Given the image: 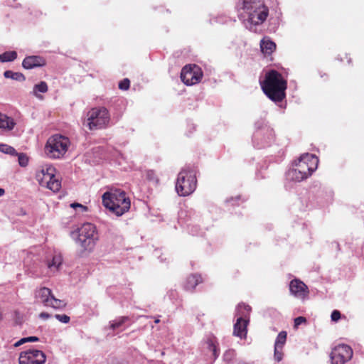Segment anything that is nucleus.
<instances>
[{
    "mask_svg": "<svg viewBox=\"0 0 364 364\" xmlns=\"http://www.w3.org/2000/svg\"><path fill=\"white\" fill-rule=\"evenodd\" d=\"M237 9L239 18L250 31L262 24L269 14V9L264 0H242L237 3Z\"/></svg>",
    "mask_w": 364,
    "mask_h": 364,
    "instance_id": "nucleus-1",
    "label": "nucleus"
},
{
    "mask_svg": "<svg viewBox=\"0 0 364 364\" xmlns=\"http://www.w3.org/2000/svg\"><path fill=\"white\" fill-rule=\"evenodd\" d=\"M318 164V159L314 154H304L286 173V178L293 182H301L308 178L314 172Z\"/></svg>",
    "mask_w": 364,
    "mask_h": 364,
    "instance_id": "nucleus-2",
    "label": "nucleus"
},
{
    "mask_svg": "<svg viewBox=\"0 0 364 364\" xmlns=\"http://www.w3.org/2000/svg\"><path fill=\"white\" fill-rule=\"evenodd\" d=\"M260 84L266 96L276 104L286 97L287 80L277 70H272L266 73L264 80Z\"/></svg>",
    "mask_w": 364,
    "mask_h": 364,
    "instance_id": "nucleus-3",
    "label": "nucleus"
},
{
    "mask_svg": "<svg viewBox=\"0 0 364 364\" xmlns=\"http://www.w3.org/2000/svg\"><path fill=\"white\" fill-rule=\"evenodd\" d=\"M102 203L112 214L122 216L131 205L130 199L124 191L114 189L106 191L102 195Z\"/></svg>",
    "mask_w": 364,
    "mask_h": 364,
    "instance_id": "nucleus-4",
    "label": "nucleus"
},
{
    "mask_svg": "<svg viewBox=\"0 0 364 364\" xmlns=\"http://www.w3.org/2000/svg\"><path fill=\"white\" fill-rule=\"evenodd\" d=\"M197 186L196 170L191 166H185L178 174L176 191L180 196L193 193Z\"/></svg>",
    "mask_w": 364,
    "mask_h": 364,
    "instance_id": "nucleus-5",
    "label": "nucleus"
},
{
    "mask_svg": "<svg viewBox=\"0 0 364 364\" xmlns=\"http://www.w3.org/2000/svg\"><path fill=\"white\" fill-rule=\"evenodd\" d=\"M71 237L85 250H92L98 240L96 227L92 223H84L80 228L71 232Z\"/></svg>",
    "mask_w": 364,
    "mask_h": 364,
    "instance_id": "nucleus-6",
    "label": "nucleus"
},
{
    "mask_svg": "<svg viewBox=\"0 0 364 364\" xmlns=\"http://www.w3.org/2000/svg\"><path fill=\"white\" fill-rule=\"evenodd\" d=\"M255 131L252 136V143L257 149H263L272 145L274 141V129L263 118L255 124Z\"/></svg>",
    "mask_w": 364,
    "mask_h": 364,
    "instance_id": "nucleus-7",
    "label": "nucleus"
},
{
    "mask_svg": "<svg viewBox=\"0 0 364 364\" xmlns=\"http://www.w3.org/2000/svg\"><path fill=\"white\" fill-rule=\"evenodd\" d=\"M70 145L68 137L55 134L48 138L45 146V153L50 159H61L67 152Z\"/></svg>",
    "mask_w": 364,
    "mask_h": 364,
    "instance_id": "nucleus-8",
    "label": "nucleus"
},
{
    "mask_svg": "<svg viewBox=\"0 0 364 364\" xmlns=\"http://www.w3.org/2000/svg\"><path fill=\"white\" fill-rule=\"evenodd\" d=\"M87 117L86 126L90 130L105 129L109 124L110 115L105 107L92 108Z\"/></svg>",
    "mask_w": 364,
    "mask_h": 364,
    "instance_id": "nucleus-9",
    "label": "nucleus"
},
{
    "mask_svg": "<svg viewBox=\"0 0 364 364\" xmlns=\"http://www.w3.org/2000/svg\"><path fill=\"white\" fill-rule=\"evenodd\" d=\"M251 310L252 309L249 305L243 303L237 305L235 313L237 318L233 328L234 336L241 338L246 336L247 331V326L250 321Z\"/></svg>",
    "mask_w": 364,
    "mask_h": 364,
    "instance_id": "nucleus-10",
    "label": "nucleus"
},
{
    "mask_svg": "<svg viewBox=\"0 0 364 364\" xmlns=\"http://www.w3.org/2000/svg\"><path fill=\"white\" fill-rule=\"evenodd\" d=\"M35 298L37 302L54 309H63L66 306V303L63 300L56 299L52 294V291L47 287H41L37 289L35 291Z\"/></svg>",
    "mask_w": 364,
    "mask_h": 364,
    "instance_id": "nucleus-11",
    "label": "nucleus"
},
{
    "mask_svg": "<svg viewBox=\"0 0 364 364\" xmlns=\"http://www.w3.org/2000/svg\"><path fill=\"white\" fill-rule=\"evenodd\" d=\"M203 71L197 65H186L181 72V81L186 85H193L198 83L203 77Z\"/></svg>",
    "mask_w": 364,
    "mask_h": 364,
    "instance_id": "nucleus-12",
    "label": "nucleus"
},
{
    "mask_svg": "<svg viewBox=\"0 0 364 364\" xmlns=\"http://www.w3.org/2000/svg\"><path fill=\"white\" fill-rule=\"evenodd\" d=\"M353 356L351 347L346 344H339L335 346L331 353L332 364H345Z\"/></svg>",
    "mask_w": 364,
    "mask_h": 364,
    "instance_id": "nucleus-13",
    "label": "nucleus"
},
{
    "mask_svg": "<svg viewBox=\"0 0 364 364\" xmlns=\"http://www.w3.org/2000/svg\"><path fill=\"white\" fill-rule=\"evenodd\" d=\"M45 353L37 349H29L21 352L18 358L19 364H44Z\"/></svg>",
    "mask_w": 364,
    "mask_h": 364,
    "instance_id": "nucleus-14",
    "label": "nucleus"
},
{
    "mask_svg": "<svg viewBox=\"0 0 364 364\" xmlns=\"http://www.w3.org/2000/svg\"><path fill=\"white\" fill-rule=\"evenodd\" d=\"M289 291L293 296L300 299H304L309 294L308 287L298 279L290 282Z\"/></svg>",
    "mask_w": 364,
    "mask_h": 364,
    "instance_id": "nucleus-15",
    "label": "nucleus"
},
{
    "mask_svg": "<svg viewBox=\"0 0 364 364\" xmlns=\"http://www.w3.org/2000/svg\"><path fill=\"white\" fill-rule=\"evenodd\" d=\"M55 169L54 168L49 167L46 169V173L44 169H43L42 172L43 173L44 178H48V181H47V188L53 192H57L61 187V182L55 176Z\"/></svg>",
    "mask_w": 364,
    "mask_h": 364,
    "instance_id": "nucleus-16",
    "label": "nucleus"
},
{
    "mask_svg": "<svg viewBox=\"0 0 364 364\" xmlns=\"http://www.w3.org/2000/svg\"><path fill=\"white\" fill-rule=\"evenodd\" d=\"M46 61L43 58L38 55L27 56L22 62V66L25 69H33L37 67L43 66Z\"/></svg>",
    "mask_w": 364,
    "mask_h": 364,
    "instance_id": "nucleus-17",
    "label": "nucleus"
},
{
    "mask_svg": "<svg viewBox=\"0 0 364 364\" xmlns=\"http://www.w3.org/2000/svg\"><path fill=\"white\" fill-rule=\"evenodd\" d=\"M204 348L212 353L214 360L219 356L220 350L218 346L217 339L214 336L210 335L206 338L204 343Z\"/></svg>",
    "mask_w": 364,
    "mask_h": 364,
    "instance_id": "nucleus-18",
    "label": "nucleus"
},
{
    "mask_svg": "<svg viewBox=\"0 0 364 364\" xmlns=\"http://www.w3.org/2000/svg\"><path fill=\"white\" fill-rule=\"evenodd\" d=\"M200 282H202V279H201L200 275L191 274L187 277L185 284H184V288L186 290L192 291Z\"/></svg>",
    "mask_w": 364,
    "mask_h": 364,
    "instance_id": "nucleus-19",
    "label": "nucleus"
},
{
    "mask_svg": "<svg viewBox=\"0 0 364 364\" xmlns=\"http://www.w3.org/2000/svg\"><path fill=\"white\" fill-rule=\"evenodd\" d=\"M15 124L16 123L11 117L0 113V129L11 130L14 129Z\"/></svg>",
    "mask_w": 364,
    "mask_h": 364,
    "instance_id": "nucleus-20",
    "label": "nucleus"
},
{
    "mask_svg": "<svg viewBox=\"0 0 364 364\" xmlns=\"http://www.w3.org/2000/svg\"><path fill=\"white\" fill-rule=\"evenodd\" d=\"M48 85L46 82L41 81L33 86L31 94L39 100L43 99V96L39 93H46L48 91Z\"/></svg>",
    "mask_w": 364,
    "mask_h": 364,
    "instance_id": "nucleus-21",
    "label": "nucleus"
},
{
    "mask_svg": "<svg viewBox=\"0 0 364 364\" xmlns=\"http://www.w3.org/2000/svg\"><path fill=\"white\" fill-rule=\"evenodd\" d=\"M260 48L262 53L271 54L276 48V44L269 39L264 38L261 41Z\"/></svg>",
    "mask_w": 364,
    "mask_h": 364,
    "instance_id": "nucleus-22",
    "label": "nucleus"
},
{
    "mask_svg": "<svg viewBox=\"0 0 364 364\" xmlns=\"http://www.w3.org/2000/svg\"><path fill=\"white\" fill-rule=\"evenodd\" d=\"M130 320L129 316H120L109 322L110 329L114 331Z\"/></svg>",
    "mask_w": 364,
    "mask_h": 364,
    "instance_id": "nucleus-23",
    "label": "nucleus"
},
{
    "mask_svg": "<svg viewBox=\"0 0 364 364\" xmlns=\"http://www.w3.org/2000/svg\"><path fill=\"white\" fill-rule=\"evenodd\" d=\"M4 76L6 78H10L18 82H23L25 80V76L21 73L13 72L11 70H6L4 73Z\"/></svg>",
    "mask_w": 364,
    "mask_h": 364,
    "instance_id": "nucleus-24",
    "label": "nucleus"
},
{
    "mask_svg": "<svg viewBox=\"0 0 364 364\" xmlns=\"http://www.w3.org/2000/svg\"><path fill=\"white\" fill-rule=\"evenodd\" d=\"M236 359V353L233 349H229L223 354V360L227 364H235Z\"/></svg>",
    "mask_w": 364,
    "mask_h": 364,
    "instance_id": "nucleus-25",
    "label": "nucleus"
},
{
    "mask_svg": "<svg viewBox=\"0 0 364 364\" xmlns=\"http://www.w3.org/2000/svg\"><path fill=\"white\" fill-rule=\"evenodd\" d=\"M17 58L16 51H6L0 55V62H11Z\"/></svg>",
    "mask_w": 364,
    "mask_h": 364,
    "instance_id": "nucleus-26",
    "label": "nucleus"
},
{
    "mask_svg": "<svg viewBox=\"0 0 364 364\" xmlns=\"http://www.w3.org/2000/svg\"><path fill=\"white\" fill-rule=\"evenodd\" d=\"M63 259L61 255H55L50 262H48V266L51 269L57 270L62 264Z\"/></svg>",
    "mask_w": 364,
    "mask_h": 364,
    "instance_id": "nucleus-27",
    "label": "nucleus"
},
{
    "mask_svg": "<svg viewBox=\"0 0 364 364\" xmlns=\"http://www.w3.org/2000/svg\"><path fill=\"white\" fill-rule=\"evenodd\" d=\"M287 333L286 331H281L278 334V336L276 338V341L274 343V347L283 348V346L285 344L286 341H287Z\"/></svg>",
    "mask_w": 364,
    "mask_h": 364,
    "instance_id": "nucleus-28",
    "label": "nucleus"
},
{
    "mask_svg": "<svg viewBox=\"0 0 364 364\" xmlns=\"http://www.w3.org/2000/svg\"><path fill=\"white\" fill-rule=\"evenodd\" d=\"M0 151L11 156L17 154V152L14 147L5 144H0Z\"/></svg>",
    "mask_w": 364,
    "mask_h": 364,
    "instance_id": "nucleus-29",
    "label": "nucleus"
},
{
    "mask_svg": "<svg viewBox=\"0 0 364 364\" xmlns=\"http://www.w3.org/2000/svg\"><path fill=\"white\" fill-rule=\"evenodd\" d=\"M18 164L19 165L21 166V167H25L28 165V159L27 157V156L24 154H18Z\"/></svg>",
    "mask_w": 364,
    "mask_h": 364,
    "instance_id": "nucleus-30",
    "label": "nucleus"
},
{
    "mask_svg": "<svg viewBox=\"0 0 364 364\" xmlns=\"http://www.w3.org/2000/svg\"><path fill=\"white\" fill-rule=\"evenodd\" d=\"M274 357L277 362L281 361L283 358L282 348L274 347Z\"/></svg>",
    "mask_w": 364,
    "mask_h": 364,
    "instance_id": "nucleus-31",
    "label": "nucleus"
},
{
    "mask_svg": "<svg viewBox=\"0 0 364 364\" xmlns=\"http://www.w3.org/2000/svg\"><path fill=\"white\" fill-rule=\"evenodd\" d=\"M130 81L128 78H124L119 83V88L122 90H127L129 88Z\"/></svg>",
    "mask_w": 364,
    "mask_h": 364,
    "instance_id": "nucleus-32",
    "label": "nucleus"
},
{
    "mask_svg": "<svg viewBox=\"0 0 364 364\" xmlns=\"http://www.w3.org/2000/svg\"><path fill=\"white\" fill-rule=\"evenodd\" d=\"M55 318L63 323H68L70 321V318L65 314H55Z\"/></svg>",
    "mask_w": 364,
    "mask_h": 364,
    "instance_id": "nucleus-33",
    "label": "nucleus"
},
{
    "mask_svg": "<svg viewBox=\"0 0 364 364\" xmlns=\"http://www.w3.org/2000/svg\"><path fill=\"white\" fill-rule=\"evenodd\" d=\"M306 322V318L304 316H298L294 318V327L297 328L299 326Z\"/></svg>",
    "mask_w": 364,
    "mask_h": 364,
    "instance_id": "nucleus-34",
    "label": "nucleus"
},
{
    "mask_svg": "<svg viewBox=\"0 0 364 364\" xmlns=\"http://www.w3.org/2000/svg\"><path fill=\"white\" fill-rule=\"evenodd\" d=\"M341 312L338 310H333L331 313V318L333 321H338L341 318Z\"/></svg>",
    "mask_w": 364,
    "mask_h": 364,
    "instance_id": "nucleus-35",
    "label": "nucleus"
},
{
    "mask_svg": "<svg viewBox=\"0 0 364 364\" xmlns=\"http://www.w3.org/2000/svg\"><path fill=\"white\" fill-rule=\"evenodd\" d=\"M189 232L192 234L193 235H198V226H191L189 228Z\"/></svg>",
    "mask_w": 364,
    "mask_h": 364,
    "instance_id": "nucleus-36",
    "label": "nucleus"
},
{
    "mask_svg": "<svg viewBox=\"0 0 364 364\" xmlns=\"http://www.w3.org/2000/svg\"><path fill=\"white\" fill-rule=\"evenodd\" d=\"M241 200V197L240 196H236L234 198H230L226 200L228 203L232 204V205H235V201H238Z\"/></svg>",
    "mask_w": 364,
    "mask_h": 364,
    "instance_id": "nucleus-37",
    "label": "nucleus"
},
{
    "mask_svg": "<svg viewBox=\"0 0 364 364\" xmlns=\"http://www.w3.org/2000/svg\"><path fill=\"white\" fill-rule=\"evenodd\" d=\"M70 206L74 208L76 207H78V208H81L82 210H87V207L82 205V204L77 203H73L70 205Z\"/></svg>",
    "mask_w": 364,
    "mask_h": 364,
    "instance_id": "nucleus-38",
    "label": "nucleus"
},
{
    "mask_svg": "<svg viewBox=\"0 0 364 364\" xmlns=\"http://www.w3.org/2000/svg\"><path fill=\"white\" fill-rule=\"evenodd\" d=\"M39 317L42 319H47L51 317V315L46 312H41L39 314Z\"/></svg>",
    "mask_w": 364,
    "mask_h": 364,
    "instance_id": "nucleus-39",
    "label": "nucleus"
},
{
    "mask_svg": "<svg viewBox=\"0 0 364 364\" xmlns=\"http://www.w3.org/2000/svg\"><path fill=\"white\" fill-rule=\"evenodd\" d=\"M235 364H253L252 362H247L241 358H238L235 360Z\"/></svg>",
    "mask_w": 364,
    "mask_h": 364,
    "instance_id": "nucleus-40",
    "label": "nucleus"
},
{
    "mask_svg": "<svg viewBox=\"0 0 364 364\" xmlns=\"http://www.w3.org/2000/svg\"><path fill=\"white\" fill-rule=\"evenodd\" d=\"M168 295L169 296V298L171 299H173L176 298V296H177V292L176 291H173V290H171L168 293Z\"/></svg>",
    "mask_w": 364,
    "mask_h": 364,
    "instance_id": "nucleus-41",
    "label": "nucleus"
},
{
    "mask_svg": "<svg viewBox=\"0 0 364 364\" xmlns=\"http://www.w3.org/2000/svg\"><path fill=\"white\" fill-rule=\"evenodd\" d=\"M26 339L27 342H34V341H38L39 340V338L36 336L26 337Z\"/></svg>",
    "mask_w": 364,
    "mask_h": 364,
    "instance_id": "nucleus-42",
    "label": "nucleus"
},
{
    "mask_svg": "<svg viewBox=\"0 0 364 364\" xmlns=\"http://www.w3.org/2000/svg\"><path fill=\"white\" fill-rule=\"evenodd\" d=\"M27 341L26 339V338H23L21 339H20L19 341H18L15 344H14V346L17 347V346H19L21 345H22L23 343H26Z\"/></svg>",
    "mask_w": 364,
    "mask_h": 364,
    "instance_id": "nucleus-43",
    "label": "nucleus"
},
{
    "mask_svg": "<svg viewBox=\"0 0 364 364\" xmlns=\"http://www.w3.org/2000/svg\"><path fill=\"white\" fill-rule=\"evenodd\" d=\"M5 193V191L4 188H0V197L2 196Z\"/></svg>",
    "mask_w": 364,
    "mask_h": 364,
    "instance_id": "nucleus-44",
    "label": "nucleus"
},
{
    "mask_svg": "<svg viewBox=\"0 0 364 364\" xmlns=\"http://www.w3.org/2000/svg\"><path fill=\"white\" fill-rule=\"evenodd\" d=\"M159 321H160L159 318H156V319L155 320V323H159Z\"/></svg>",
    "mask_w": 364,
    "mask_h": 364,
    "instance_id": "nucleus-45",
    "label": "nucleus"
},
{
    "mask_svg": "<svg viewBox=\"0 0 364 364\" xmlns=\"http://www.w3.org/2000/svg\"><path fill=\"white\" fill-rule=\"evenodd\" d=\"M159 258L160 259V260H161V262H163V261H164V258H163L161 256H160Z\"/></svg>",
    "mask_w": 364,
    "mask_h": 364,
    "instance_id": "nucleus-46",
    "label": "nucleus"
},
{
    "mask_svg": "<svg viewBox=\"0 0 364 364\" xmlns=\"http://www.w3.org/2000/svg\"><path fill=\"white\" fill-rule=\"evenodd\" d=\"M158 252H159V251H158V250H155V254H156V255H157V254H158Z\"/></svg>",
    "mask_w": 364,
    "mask_h": 364,
    "instance_id": "nucleus-47",
    "label": "nucleus"
}]
</instances>
